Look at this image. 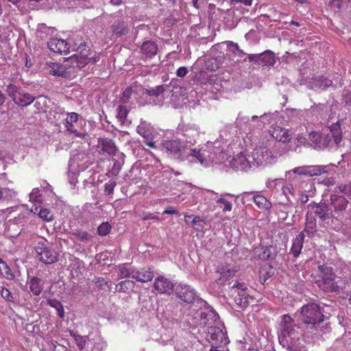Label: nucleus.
I'll list each match as a JSON object with an SVG mask.
<instances>
[{
  "mask_svg": "<svg viewBox=\"0 0 351 351\" xmlns=\"http://www.w3.org/2000/svg\"><path fill=\"white\" fill-rule=\"evenodd\" d=\"M301 320L306 330L312 335H317L330 330L328 317L322 314L319 306L315 303L304 305L300 311Z\"/></svg>",
  "mask_w": 351,
  "mask_h": 351,
  "instance_id": "1",
  "label": "nucleus"
},
{
  "mask_svg": "<svg viewBox=\"0 0 351 351\" xmlns=\"http://www.w3.org/2000/svg\"><path fill=\"white\" fill-rule=\"evenodd\" d=\"M194 145H186L185 152L182 155V161L188 160L191 163L199 164L206 167L209 162L215 160V155L219 152V149L215 150V147L212 143L201 147H193Z\"/></svg>",
  "mask_w": 351,
  "mask_h": 351,
  "instance_id": "2",
  "label": "nucleus"
},
{
  "mask_svg": "<svg viewBox=\"0 0 351 351\" xmlns=\"http://www.w3.org/2000/svg\"><path fill=\"white\" fill-rule=\"evenodd\" d=\"M296 324L288 315L282 317L278 333L280 344L289 351H295L293 345L299 339L298 332L295 329Z\"/></svg>",
  "mask_w": 351,
  "mask_h": 351,
  "instance_id": "3",
  "label": "nucleus"
},
{
  "mask_svg": "<svg viewBox=\"0 0 351 351\" xmlns=\"http://www.w3.org/2000/svg\"><path fill=\"white\" fill-rule=\"evenodd\" d=\"M73 51H75L76 53L71 58L76 62V66L80 69L84 68L89 63L94 64L97 61L95 53L90 51L84 41H81L80 44L75 43Z\"/></svg>",
  "mask_w": 351,
  "mask_h": 351,
  "instance_id": "4",
  "label": "nucleus"
},
{
  "mask_svg": "<svg viewBox=\"0 0 351 351\" xmlns=\"http://www.w3.org/2000/svg\"><path fill=\"white\" fill-rule=\"evenodd\" d=\"M318 269L320 271L319 278L317 280L318 287L324 291H337L339 286L335 282L336 275L332 271V269L324 265H319Z\"/></svg>",
  "mask_w": 351,
  "mask_h": 351,
  "instance_id": "5",
  "label": "nucleus"
},
{
  "mask_svg": "<svg viewBox=\"0 0 351 351\" xmlns=\"http://www.w3.org/2000/svg\"><path fill=\"white\" fill-rule=\"evenodd\" d=\"M5 90L8 96L12 98L16 105L23 107L30 105L35 99L33 95L13 84L8 85Z\"/></svg>",
  "mask_w": 351,
  "mask_h": 351,
  "instance_id": "6",
  "label": "nucleus"
},
{
  "mask_svg": "<svg viewBox=\"0 0 351 351\" xmlns=\"http://www.w3.org/2000/svg\"><path fill=\"white\" fill-rule=\"evenodd\" d=\"M300 74L302 75L301 84H306L309 88L325 90L332 85V82L330 80L323 76L311 77V73L310 71L303 72L302 69H300Z\"/></svg>",
  "mask_w": 351,
  "mask_h": 351,
  "instance_id": "7",
  "label": "nucleus"
},
{
  "mask_svg": "<svg viewBox=\"0 0 351 351\" xmlns=\"http://www.w3.org/2000/svg\"><path fill=\"white\" fill-rule=\"evenodd\" d=\"M247 286L245 283L236 281L230 287L229 295L233 298L235 304L240 308H246L248 306L249 295L246 291Z\"/></svg>",
  "mask_w": 351,
  "mask_h": 351,
  "instance_id": "8",
  "label": "nucleus"
},
{
  "mask_svg": "<svg viewBox=\"0 0 351 351\" xmlns=\"http://www.w3.org/2000/svg\"><path fill=\"white\" fill-rule=\"evenodd\" d=\"M278 153L274 152L268 147H259L256 148L251 157L253 159V165H262L271 164L276 161Z\"/></svg>",
  "mask_w": 351,
  "mask_h": 351,
  "instance_id": "9",
  "label": "nucleus"
},
{
  "mask_svg": "<svg viewBox=\"0 0 351 351\" xmlns=\"http://www.w3.org/2000/svg\"><path fill=\"white\" fill-rule=\"evenodd\" d=\"M186 144L178 139L164 141L161 143V149L172 156L175 159L182 161V155L185 152Z\"/></svg>",
  "mask_w": 351,
  "mask_h": 351,
  "instance_id": "10",
  "label": "nucleus"
},
{
  "mask_svg": "<svg viewBox=\"0 0 351 351\" xmlns=\"http://www.w3.org/2000/svg\"><path fill=\"white\" fill-rule=\"evenodd\" d=\"M173 89L180 90V87L173 86V89L170 90V85L162 84L155 87L147 88L144 90V93L150 97H155L156 99L154 101V104L161 106L165 99V93L167 92L173 93Z\"/></svg>",
  "mask_w": 351,
  "mask_h": 351,
  "instance_id": "11",
  "label": "nucleus"
},
{
  "mask_svg": "<svg viewBox=\"0 0 351 351\" xmlns=\"http://www.w3.org/2000/svg\"><path fill=\"white\" fill-rule=\"evenodd\" d=\"M206 339L211 343L212 347H219L228 343V339L222 330L217 326H208L206 330Z\"/></svg>",
  "mask_w": 351,
  "mask_h": 351,
  "instance_id": "12",
  "label": "nucleus"
},
{
  "mask_svg": "<svg viewBox=\"0 0 351 351\" xmlns=\"http://www.w3.org/2000/svg\"><path fill=\"white\" fill-rule=\"evenodd\" d=\"M36 257L45 264H51L57 261L58 254L51 250L45 243L40 242L35 247Z\"/></svg>",
  "mask_w": 351,
  "mask_h": 351,
  "instance_id": "13",
  "label": "nucleus"
},
{
  "mask_svg": "<svg viewBox=\"0 0 351 351\" xmlns=\"http://www.w3.org/2000/svg\"><path fill=\"white\" fill-rule=\"evenodd\" d=\"M258 116H252L251 119L247 116L240 113L236 120V124L240 129L250 132L255 128H260L263 126V123L260 121H256Z\"/></svg>",
  "mask_w": 351,
  "mask_h": 351,
  "instance_id": "14",
  "label": "nucleus"
},
{
  "mask_svg": "<svg viewBox=\"0 0 351 351\" xmlns=\"http://www.w3.org/2000/svg\"><path fill=\"white\" fill-rule=\"evenodd\" d=\"M175 284L164 276H159L155 279L154 288L159 293L170 295L174 289Z\"/></svg>",
  "mask_w": 351,
  "mask_h": 351,
  "instance_id": "15",
  "label": "nucleus"
},
{
  "mask_svg": "<svg viewBox=\"0 0 351 351\" xmlns=\"http://www.w3.org/2000/svg\"><path fill=\"white\" fill-rule=\"evenodd\" d=\"M176 294L184 302L191 303L196 298L194 289L188 285L180 284L175 289Z\"/></svg>",
  "mask_w": 351,
  "mask_h": 351,
  "instance_id": "16",
  "label": "nucleus"
},
{
  "mask_svg": "<svg viewBox=\"0 0 351 351\" xmlns=\"http://www.w3.org/2000/svg\"><path fill=\"white\" fill-rule=\"evenodd\" d=\"M250 158V156L247 157L243 152H240L230 160V166L236 170L247 171L253 165V162L249 160Z\"/></svg>",
  "mask_w": 351,
  "mask_h": 351,
  "instance_id": "17",
  "label": "nucleus"
},
{
  "mask_svg": "<svg viewBox=\"0 0 351 351\" xmlns=\"http://www.w3.org/2000/svg\"><path fill=\"white\" fill-rule=\"evenodd\" d=\"M330 202L333 207V212L337 215V218L340 216V213L346 210L348 205V200L341 195L332 193L330 196Z\"/></svg>",
  "mask_w": 351,
  "mask_h": 351,
  "instance_id": "18",
  "label": "nucleus"
},
{
  "mask_svg": "<svg viewBox=\"0 0 351 351\" xmlns=\"http://www.w3.org/2000/svg\"><path fill=\"white\" fill-rule=\"evenodd\" d=\"M48 47L51 51L60 54H68L71 52L68 42L62 38H51L48 42Z\"/></svg>",
  "mask_w": 351,
  "mask_h": 351,
  "instance_id": "19",
  "label": "nucleus"
},
{
  "mask_svg": "<svg viewBox=\"0 0 351 351\" xmlns=\"http://www.w3.org/2000/svg\"><path fill=\"white\" fill-rule=\"evenodd\" d=\"M308 208L311 209L322 221H326L330 218L328 208L326 204L313 202L308 205Z\"/></svg>",
  "mask_w": 351,
  "mask_h": 351,
  "instance_id": "20",
  "label": "nucleus"
},
{
  "mask_svg": "<svg viewBox=\"0 0 351 351\" xmlns=\"http://www.w3.org/2000/svg\"><path fill=\"white\" fill-rule=\"evenodd\" d=\"M49 73L59 77H66L69 73L68 69L69 66L67 64L60 62H48Z\"/></svg>",
  "mask_w": 351,
  "mask_h": 351,
  "instance_id": "21",
  "label": "nucleus"
},
{
  "mask_svg": "<svg viewBox=\"0 0 351 351\" xmlns=\"http://www.w3.org/2000/svg\"><path fill=\"white\" fill-rule=\"evenodd\" d=\"M154 271L151 268H142L140 270H133L132 278L141 282H147L154 278Z\"/></svg>",
  "mask_w": 351,
  "mask_h": 351,
  "instance_id": "22",
  "label": "nucleus"
},
{
  "mask_svg": "<svg viewBox=\"0 0 351 351\" xmlns=\"http://www.w3.org/2000/svg\"><path fill=\"white\" fill-rule=\"evenodd\" d=\"M304 239L305 234L304 232H301L296 235L295 238L293 240L290 252L293 254L294 258H298L300 254L301 250L303 247Z\"/></svg>",
  "mask_w": 351,
  "mask_h": 351,
  "instance_id": "23",
  "label": "nucleus"
},
{
  "mask_svg": "<svg viewBox=\"0 0 351 351\" xmlns=\"http://www.w3.org/2000/svg\"><path fill=\"white\" fill-rule=\"evenodd\" d=\"M99 147H101V151L108 154V155L114 156L117 152V147L114 143L109 138H99L98 141Z\"/></svg>",
  "mask_w": 351,
  "mask_h": 351,
  "instance_id": "24",
  "label": "nucleus"
},
{
  "mask_svg": "<svg viewBox=\"0 0 351 351\" xmlns=\"http://www.w3.org/2000/svg\"><path fill=\"white\" fill-rule=\"evenodd\" d=\"M158 51V46L153 41H145L141 46V52L145 58H152L155 56Z\"/></svg>",
  "mask_w": 351,
  "mask_h": 351,
  "instance_id": "25",
  "label": "nucleus"
},
{
  "mask_svg": "<svg viewBox=\"0 0 351 351\" xmlns=\"http://www.w3.org/2000/svg\"><path fill=\"white\" fill-rule=\"evenodd\" d=\"M256 253L261 260H269L275 258L276 250L271 246L261 247L256 250Z\"/></svg>",
  "mask_w": 351,
  "mask_h": 351,
  "instance_id": "26",
  "label": "nucleus"
},
{
  "mask_svg": "<svg viewBox=\"0 0 351 351\" xmlns=\"http://www.w3.org/2000/svg\"><path fill=\"white\" fill-rule=\"evenodd\" d=\"M331 137L336 145H339L342 141V130L339 121L332 123L328 127Z\"/></svg>",
  "mask_w": 351,
  "mask_h": 351,
  "instance_id": "27",
  "label": "nucleus"
},
{
  "mask_svg": "<svg viewBox=\"0 0 351 351\" xmlns=\"http://www.w3.org/2000/svg\"><path fill=\"white\" fill-rule=\"evenodd\" d=\"M78 114L75 112L69 113L67 117L65 119V126L66 130L71 133L75 134L77 136H80L77 130L74 127L73 123L78 119Z\"/></svg>",
  "mask_w": 351,
  "mask_h": 351,
  "instance_id": "28",
  "label": "nucleus"
},
{
  "mask_svg": "<svg viewBox=\"0 0 351 351\" xmlns=\"http://www.w3.org/2000/svg\"><path fill=\"white\" fill-rule=\"evenodd\" d=\"M28 284L30 291L34 295H39L41 293L43 289L44 282L40 278L38 277H33L30 279Z\"/></svg>",
  "mask_w": 351,
  "mask_h": 351,
  "instance_id": "29",
  "label": "nucleus"
},
{
  "mask_svg": "<svg viewBox=\"0 0 351 351\" xmlns=\"http://www.w3.org/2000/svg\"><path fill=\"white\" fill-rule=\"evenodd\" d=\"M112 31L117 36L125 35L128 32V25L122 20L115 21L111 27Z\"/></svg>",
  "mask_w": 351,
  "mask_h": 351,
  "instance_id": "30",
  "label": "nucleus"
},
{
  "mask_svg": "<svg viewBox=\"0 0 351 351\" xmlns=\"http://www.w3.org/2000/svg\"><path fill=\"white\" fill-rule=\"evenodd\" d=\"M184 135L186 138L184 144L194 145L196 143L195 138L199 136V131L194 127H189L184 130Z\"/></svg>",
  "mask_w": 351,
  "mask_h": 351,
  "instance_id": "31",
  "label": "nucleus"
},
{
  "mask_svg": "<svg viewBox=\"0 0 351 351\" xmlns=\"http://www.w3.org/2000/svg\"><path fill=\"white\" fill-rule=\"evenodd\" d=\"M136 131L144 138H149L153 134L152 127L145 121L141 122L140 125L137 126Z\"/></svg>",
  "mask_w": 351,
  "mask_h": 351,
  "instance_id": "32",
  "label": "nucleus"
},
{
  "mask_svg": "<svg viewBox=\"0 0 351 351\" xmlns=\"http://www.w3.org/2000/svg\"><path fill=\"white\" fill-rule=\"evenodd\" d=\"M224 57L223 56L210 58L206 62V68L210 71H216L221 66Z\"/></svg>",
  "mask_w": 351,
  "mask_h": 351,
  "instance_id": "33",
  "label": "nucleus"
},
{
  "mask_svg": "<svg viewBox=\"0 0 351 351\" xmlns=\"http://www.w3.org/2000/svg\"><path fill=\"white\" fill-rule=\"evenodd\" d=\"M328 172V166L314 165L308 166L307 174L308 176H320Z\"/></svg>",
  "mask_w": 351,
  "mask_h": 351,
  "instance_id": "34",
  "label": "nucleus"
},
{
  "mask_svg": "<svg viewBox=\"0 0 351 351\" xmlns=\"http://www.w3.org/2000/svg\"><path fill=\"white\" fill-rule=\"evenodd\" d=\"M275 62L274 53L271 51H265L260 53L259 63L273 64Z\"/></svg>",
  "mask_w": 351,
  "mask_h": 351,
  "instance_id": "35",
  "label": "nucleus"
},
{
  "mask_svg": "<svg viewBox=\"0 0 351 351\" xmlns=\"http://www.w3.org/2000/svg\"><path fill=\"white\" fill-rule=\"evenodd\" d=\"M47 303L50 306L54 308L60 317L62 318L64 316V311L63 306L60 302L56 299H49L47 300Z\"/></svg>",
  "mask_w": 351,
  "mask_h": 351,
  "instance_id": "36",
  "label": "nucleus"
},
{
  "mask_svg": "<svg viewBox=\"0 0 351 351\" xmlns=\"http://www.w3.org/2000/svg\"><path fill=\"white\" fill-rule=\"evenodd\" d=\"M228 49L234 56L239 58H243L245 53L242 49H240L237 43L232 41H229L228 43Z\"/></svg>",
  "mask_w": 351,
  "mask_h": 351,
  "instance_id": "37",
  "label": "nucleus"
},
{
  "mask_svg": "<svg viewBox=\"0 0 351 351\" xmlns=\"http://www.w3.org/2000/svg\"><path fill=\"white\" fill-rule=\"evenodd\" d=\"M129 112V110L126 106H124L123 104L119 105L117 108V117L120 122L123 123L126 119L128 114Z\"/></svg>",
  "mask_w": 351,
  "mask_h": 351,
  "instance_id": "38",
  "label": "nucleus"
},
{
  "mask_svg": "<svg viewBox=\"0 0 351 351\" xmlns=\"http://www.w3.org/2000/svg\"><path fill=\"white\" fill-rule=\"evenodd\" d=\"M73 234L82 242L85 243H87L93 239V236L85 231L76 230Z\"/></svg>",
  "mask_w": 351,
  "mask_h": 351,
  "instance_id": "39",
  "label": "nucleus"
},
{
  "mask_svg": "<svg viewBox=\"0 0 351 351\" xmlns=\"http://www.w3.org/2000/svg\"><path fill=\"white\" fill-rule=\"evenodd\" d=\"M201 317L204 319V321L201 322V324L206 326L211 324L209 322L210 319L212 321H216V319L218 318V315L216 314L213 311H210L206 315H205L204 313H202L201 314Z\"/></svg>",
  "mask_w": 351,
  "mask_h": 351,
  "instance_id": "40",
  "label": "nucleus"
},
{
  "mask_svg": "<svg viewBox=\"0 0 351 351\" xmlns=\"http://www.w3.org/2000/svg\"><path fill=\"white\" fill-rule=\"evenodd\" d=\"M254 203L260 208H268L269 202L263 195H256L254 197Z\"/></svg>",
  "mask_w": 351,
  "mask_h": 351,
  "instance_id": "41",
  "label": "nucleus"
},
{
  "mask_svg": "<svg viewBox=\"0 0 351 351\" xmlns=\"http://www.w3.org/2000/svg\"><path fill=\"white\" fill-rule=\"evenodd\" d=\"M118 269L120 273V278H128V277H132L133 275V270H130L129 268H128V265H120L118 266Z\"/></svg>",
  "mask_w": 351,
  "mask_h": 351,
  "instance_id": "42",
  "label": "nucleus"
},
{
  "mask_svg": "<svg viewBox=\"0 0 351 351\" xmlns=\"http://www.w3.org/2000/svg\"><path fill=\"white\" fill-rule=\"evenodd\" d=\"M134 285V283L133 281L126 280H123V281L120 282L117 285V287L119 289V291L126 292L128 290L133 288Z\"/></svg>",
  "mask_w": 351,
  "mask_h": 351,
  "instance_id": "43",
  "label": "nucleus"
},
{
  "mask_svg": "<svg viewBox=\"0 0 351 351\" xmlns=\"http://www.w3.org/2000/svg\"><path fill=\"white\" fill-rule=\"evenodd\" d=\"M282 192L287 197L288 202L291 201V197L294 195V188L292 184H287L282 187Z\"/></svg>",
  "mask_w": 351,
  "mask_h": 351,
  "instance_id": "44",
  "label": "nucleus"
},
{
  "mask_svg": "<svg viewBox=\"0 0 351 351\" xmlns=\"http://www.w3.org/2000/svg\"><path fill=\"white\" fill-rule=\"evenodd\" d=\"M16 196V192L12 189H3L0 190V200L5 199L9 200Z\"/></svg>",
  "mask_w": 351,
  "mask_h": 351,
  "instance_id": "45",
  "label": "nucleus"
},
{
  "mask_svg": "<svg viewBox=\"0 0 351 351\" xmlns=\"http://www.w3.org/2000/svg\"><path fill=\"white\" fill-rule=\"evenodd\" d=\"M111 230V226L108 222H103L98 228L97 232L101 237L108 234Z\"/></svg>",
  "mask_w": 351,
  "mask_h": 351,
  "instance_id": "46",
  "label": "nucleus"
},
{
  "mask_svg": "<svg viewBox=\"0 0 351 351\" xmlns=\"http://www.w3.org/2000/svg\"><path fill=\"white\" fill-rule=\"evenodd\" d=\"M132 94V89L131 87H127L122 93V95L119 99V101L123 104H126L129 101Z\"/></svg>",
  "mask_w": 351,
  "mask_h": 351,
  "instance_id": "47",
  "label": "nucleus"
},
{
  "mask_svg": "<svg viewBox=\"0 0 351 351\" xmlns=\"http://www.w3.org/2000/svg\"><path fill=\"white\" fill-rule=\"evenodd\" d=\"M38 216L39 217L47 221H50L53 219V215L47 208H41L38 213Z\"/></svg>",
  "mask_w": 351,
  "mask_h": 351,
  "instance_id": "48",
  "label": "nucleus"
},
{
  "mask_svg": "<svg viewBox=\"0 0 351 351\" xmlns=\"http://www.w3.org/2000/svg\"><path fill=\"white\" fill-rule=\"evenodd\" d=\"M50 31H51V28L47 27L45 24L39 25L36 32L37 36L43 38Z\"/></svg>",
  "mask_w": 351,
  "mask_h": 351,
  "instance_id": "49",
  "label": "nucleus"
},
{
  "mask_svg": "<svg viewBox=\"0 0 351 351\" xmlns=\"http://www.w3.org/2000/svg\"><path fill=\"white\" fill-rule=\"evenodd\" d=\"M236 271L229 266L223 267L220 269L219 275H223L226 277L230 278L234 276Z\"/></svg>",
  "mask_w": 351,
  "mask_h": 351,
  "instance_id": "50",
  "label": "nucleus"
},
{
  "mask_svg": "<svg viewBox=\"0 0 351 351\" xmlns=\"http://www.w3.org/2000/svg\"><path fill=\"white\" fill-rule=\"evenodd\" d=\"M73 337L77 348L80 350H83L86 346L85 337L78 335H74Z\"/></svg>",
  "mask_w": 351,
  "mask_h": 351,
  "instance_id": "51",
  "label": "nucleus"
},
{
  "mask_svg": "<svg viewBox=\"0 0 351 351\" xmlns=\"http://www.w3.org/2000/svg\"><path fill=\"white\" fill-rule=\"evenodd\" d=\"M1 297L6 301L13 302L14 297L12 293L6 288H3L0 292Z\"/></svg>",
  "mask_w": 351,
  "mask_h": 351,
  "instance_id": "52",
  "label": "nucleus"
},
{
  "mask_svg": "<svg viewBox=\"0 0 351 351\" xmlns=\"http://www.w3.org/2000/svg\"><path fill=\"white\" fill-rule=\"evenodd\" d=\"M117 183L115 181L110 180L106 182L104 185V192L107 195H110L113 193L114 189L116 186Z\"/></svg>",
  "mask_w": 351,
  "mask_h": 351,
  "instance_id": "53",
  "label": "nucleus"
},
{
  "mask_svg": "<svg viewBox=\"0 0 351 351\" xmlns=\"http://www.w3.org/2000/svg\"><path fill=\"white\" fill-rule=\"evenodd\" d=\"M217 203L218 204H222L224 206L223 208V212L230 211L232 208V204L230 202L226 200L224 198H219L217 200Z\"/></svg>",
  "mask_w": 351,
  "mask_h": 351,
  "instance_id": "54",
  "label": "nucleus"
},
{
  "mask_svg": "<svg viewBox=\"0 0 351 351\" xmlns=\"http://www.w3.org/2000/svg\"><path fill=\"white\" fill-rule=\"evenodd\" d=\"M295 173H297L298 175H304V176H308L307 171H308V166H304V167H295L291 170Z\"/></svg>",
  "mask_w": 351,
  "mask_h": 351,
  "instance_id": "55",
  "label": "nucleus"
},
{
  "mask_svg": "<svg viewBox=\"0 0 351 351\" xmlns=\"http://www.w3.org/2000/svg\"><path fill=\"white\" fill-rule=\"evenodd\" d=\"M3 267L5 269V278L8 280H12L14 278V274L12 272L10 268L6 263H3Z\"/></svg>",
  "mask_w": 351,
  "mask_h": 351,
  "instance_id": "56",
  "label": "nucleus"
},
{
  "mask_svg": "<svg viewBox=\"0 0 351 351\" xmlns=\"http://www.w3.org/2000/svg\"><path fill=\"white\" fill-rule=\"evenodd\" d=\"M71 43L69 44V47H71V51H73V45L75 43L80 44L81 41H83L82 38L77 35L75 37V36H73L71 38Z\"/></svg>",
  "mask_w": 351,
  "mask_h": 351,
  "instance_id": "57",
  "label": "nucleus"
},
{
  "mask_svg": "<svg viewBox=\"0 0 351 351\" xmlns=\"http://www.w3.org/2000/svg\"><path fill=\"white\" fill-rule=\"evenodd\" d=\"M280 132H283V134H282V136L280 137L278 136V134H276V136H275V138L278 141H281V142H283V143H285L287 141H289V135L287 134V132L286 131H284L282 130H280Z\"/></svg>",
  "mask_w": 351,
  "mask_h": 351,
  "instance_id": "58",
  "label": "nucleus"
},
{
  "mask_svg": "<svg viewBox=\"0 0 351 351\" xmlns=\"http://www.w3.org/2000/svg\"><path fill=\"white\" fill-rule=\"evenodd\" d=\"M189 71L187 67L186 66H181L178 68V69L176 71V75L179 77H184L187 73Z\"/></svg>",
  "mask_w": 351,
  "mask_h": 351,
  "instance_id": "59",
  "label": "nucleus"
},
{
  "mask_svg": "<svg viewBox=\"0 0 351 351\" xmlns=\"http://www.w3.org/2000/svg\"><path fill=\"white\" fill-rule=\"evenodd\" d=\"M310 135L312 141H313L315 143L318 144L322 143V137L318 133L313 132Z\"/></svg>",
  "mask_w": 351,
  "mask_h": 351,
  "instance_id": "60",
  "label": "nucleus"
},
{
  "mask_svg": "<svg viewBox=\"0 0 351 351\" xmlns=\"http://www.w3.org/2000/svg\"><path fill=\"white\" fill-rule=\"evenodd\" d=\"M322 183L326 186H332L335 184V181L333 178H326L322 181Z\"/></svg>",
  "mask_w": 351,
  "mask_h": 351,
  "instance_id": "61",
  "label": "nucleus"
},
{
  "mask_svg": "<svg viewBox=\"0 0 351 351\" xmlns=\"http://www.w3.org/2000/svg\"><path fill=\"white\" fill-rule=\"evenodd\" d=\"M248 59L250 62H256L259 63L260 53L257 54H248Z\"/></svg>",
  "mask_w": 351,
  "mask_h": 351,
  "instance_id": "62",
  "label": "nucleus"
},
{
  "mask_svg": "<svg viewBox=\"0 0 351 351\" xmlns=\"http://www.w3.org/2000/svg\"><path fill=\"white\" fill-rule=\"evenodd\" d=\"M228 278H229L226 277L223 275H220V276L216 280V282L219 285H223Z\"/></svg>",
  "mask_w": 351,
  "mask_h": 351,
  "instance_id": "63",
  "label": "nucleus"
},
{
  "mask_svg": "<svg viewBox=\"0 0 351 351\" xmlns=\"http://www.w3.org/2000/svg\"><path fill=\"white\" fill-rule=\"evenodd\" d=\"M344 195L348 198H351V183L346 184V189Z\"/></svg>",
  "mask_w": 351,
  "mask_h": 351,
  "instance_id": "64",
  "label": "nucleus"
}]
</instances>
